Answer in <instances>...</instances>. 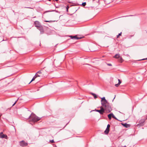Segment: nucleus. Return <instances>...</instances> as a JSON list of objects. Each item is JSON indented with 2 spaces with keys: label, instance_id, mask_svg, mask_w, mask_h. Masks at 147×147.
I'll list each match as a JSON object with an SVG mask.
<instances>
[{
  "label": "nucleus",
  "instance_id": "obj_21",
  "mask_svg": "<svg viewBox=\"0 0 147 147\" xmlns=\"http://www.w3.org/2000/svg\"><path fill=\"white\" fill-rule=\"evenodd\" d=\"M110 127V125L109 124H108L107 125V128H108V129H109V128Z\"/></svg>",
  "mask_w": 147,
  "mask_h": 147
},
{
  "label": "nucleus",
  "instance_id": "obj_28",
  "mask_svg": "<svg viewBox=\"0 0 147 147\" xmlns=\"http://www.w3.org/2000/svg\"><path fill=\"white\" fill-rule=\"evenodd\" d=\"M73 36H70L69 37L71 38V39H73Z\"/></svg>",
  "mask_w": 147,
  "mask_h": 147
},
{
  "label": "nucleus",
  "instance_id": "obj_13",
  "mask_svg": "<svg viewBox=\"0 0 147 147\" xmlns=\"http://www.w3.org/2000/svg\"><path fill=\"white\" fill-rule=\"evenodd\" d=\"M120 57L119 54H116L113 57L116 59H118Z\"/></svg>",
  "mask_w": 147,
  "mask_h": 147
},
{
  "label": "nucleus",
  "instance_id": "obj_19",
  "mask_svg": "<svg viewBox=\"0 0 147 147\" xmlns=\"http://www.w3.org/2000/svg\"><path fill=\"white\" fill-rule=\"evenodd\" d=\"M112 117L115 119H117V118H116V117H115V116H114V115L113 114V115H112Z\"/></svg>",
  "mask_w": 147,
  "mask_h": 147
},
{
  "label": "nucleus",
  "instance_id": "obj_33",
  "mask_svg": "<svg viewBox=\"0 0 147 147\" xmlns=\"http://www.w3.org/2000/svg\"><path fill=\"white\" fill-rule=\"evenodd\" d=\"M37 75H40L39 74H38Z\"/></svg>",
  "mask_w": 147,
  "mask_h": 147
},
{
  "label": "nucleus",
  "instance_id": "obj_36",
  "mask_svg": "<svg viewBox=\"0 0 147 147\" xmlns=\"http://www.w3.org/2000/svg\"><path fill=\"white\" fill-rule=\"evenodd\" d=\"M99 0H98V2H99Z\"/></svg>",
  "mask_w": 147,
  "mask_h": 147
},
{
  "label": "nucleus",
  "instance_id": "obj_14",
  "mask_svg": "<svg viewBox=\"0 0 147 147\" xmlns=\"http://www.w3.org/2000/svg\"><path fill=\"white\" fill-rule=\"evenodd\" d=\"M123 126L125 127H129V125L127 123L123 124Z\"/></svg>",
  "mask_w": 147,
  "mask_h": 147
},
{
  "label": "nucleus",
  "instance_id": "obj_10",
  "mask_svg": "<svg viewBox=\"0 0 147 147\" xmlns=\"http://www.w3.org/2000/svg\"><path fill=\"white\" fill-rule=\"evenodd\" d=\"M109 129L106 128V130L104 131V133L105 134H107L109 133Z\"/></svg>",
  "mask_w": 147,
  "mask_h": 147
},
{
  "label": "nucleus",
  "instance_id": "obj_35",
  "mask_svg": "<svg viewBox=\"0 0 147 147\" xmlns=\"http://www.w3.org/2000/svg\"><path fill=\"white\" fill-rule=\"evenodd\" d=\"M49 0V1H51V0Z\"/></svg>",
  "mask_w": 147,
  "mask_h": 147
},
{
  "label": "nucleus",
  "instance_id": "obj_37",
  "mask_svg": "<svg viewBox=\"0 0 147 147\" xmlns=\"http://www.w3.org/2000/svg\"><path fill=\"white\" fill-rule=\"evenodd\" d=\"M95 0H93V1H95Z\"/></svg>",
  "mask_w": 147,
  "mask_h": 147
},
{
  "label": "nucleus",
  "instance_id": "obj_11",
  "mask_svg": "<svg viewBox=\"0 0 147 147\" xmlns=\"http://www.w3.org/2000/svg\"><path fill=\"white\" fill-rule=\"evenodd\" d=\"M118 61L120 62V63H122L123 62V60L121 57H120L118 59Z\"/></svg>",
  "mask_w": 147,
  "mask_h": 147
},
{
  "label": "nucleus",
  "instance_id": "obj_4",
  "mask_svg": "<svg viewBox=\"0 0 147 147\" xmlns=\"http://www.w3.org/2000/svg\"><path fill=\"white\" fill-rule=\"evenodd\" d=\"M100 110L95 109V111L99 112L100 114L103 115L105 111V108L103 107L102 106L100 107Z\"/></svg>",
  "mask_w": 147,
  "mask_h": 147
},
{
  "label": "nucleus",
  "instance_id": "obj_15",
  "mask_svg": "<svg viewBox=\"0 0 147 147\" xmlns=\"http://www.w3.org/2000/svg\"><path fill=\"white\" fill-rule=\"evenodd\" d=\"M112 115H113V113H111L108 115V117L110 119H111V117H112Z\"/></svg>",
  "mask_w": 147,
  "mask_h": 147
},
{
  "label": "nucleus",
  "instance_id": "obj_30",
  "mask_svg": "<svg viewBox=\"0 0 147 147\" xmlns=\"http://www.w3.org/2000/svg\"><path fill=\"white\" fill-rule=\"evenodd\" d=\"M147 59V58H145V59H143L141 60H146Z\"/></svg>",
  "mask_w": 147,
  "mask_h": 147
},
{
  "label": "nucleus",
  "instance_id": "obj_7",
  "mask_svg": "<svg viewBox=\"0 0 147 147\" xmlns=\"http://www.w3.org/2000/svg\"><path fill=\"white\" fill-rule=\"evenodd\" d=\"M0 138H4L6 139L7 138V137L6 135H5L3 134L2 132L0 133Z\"/></svg>",
  "mask_w": 147,
  "mask_h": 147
},
{
  "label": "nucleus",
  "instance_id": "obj_24",
  "mask_svg": "<svg viewBox=\"0 0 147 147\" xmlns=\"http://www.w3.org/2000/svg\"><path fill=\"white\" fill-rule=\"evenodd\" d=\"M18 100H18H16L15 102H14V103L13 105H12V107H13V106H14L15 105L16 103L17 102V101Z\"/></svg>",
  "mask_w": 147,
  "mask_h": 147
},
{
  "label": "nucleus",
  "instance_id": "obj_20",
  "mask_svg": "<svg viewBox=\"0 0 147 147\" xmlns=\"http://www.w3.org/2000/svg\"><path fill=\"white\" fill-rule=\"evenodd\" d=\"M82 6H84L86 5V2H84L82 3Z\"/></svg>",
  "mask_w": 147,
  "mask_h": 147
},
{
  "label": "nucleus",
  "instance_id": "obj_22",
  "mask_svg": "<svg viewBox=\"0 0 147 147\" xmlns=\"http://www.w3.org/2000/svg\"><path fill=\"white\" fill-rule=\"evenodd\" d=\"M50 142L51 143H54V140H50Z\"/></svg>",
  "mask_w": 147,
  "mask_h": 147
},
{
  "label": "nucleus",
  "instance_id": "obj_26",
  "mask_svg": "<svg viewBox=\"0 0 147 147\" xmlns=\"http://www.w3.org/2000/svg\"><path fill=\"white\" fill-rule=\"evenodd\" d=\"M133 16V15H130L128 16H123L122 17H127V16Z\"/></svg>",
  "mask_w": 147,
  "mask_h": 147
},
{
  "label": "nucleus",
  "instance_id": "obj_12",
  "mask_svg": "<svg viewBox=\"0 0 147 147\" xmlns=\"http://www.w3.org/2000/svg\"><path fill=\"white\" fill-rule=\"evenodd\" d=\"M81 37H78L76 36H74L73 39L78 40V39H81Z\"/></svg>",
  "mask_w": 147,
  "mask_h": 147
},
{
  "label": "nucleus",
  "instance_id": "obj_16",
  "mask_svg": "<svg viewBox=\"0 0 147 147\" xmlns=\"http://www.w3.org/2000/svg\"><path fill=\"white\" fill-rule=\"evenodd\" d=\"M91 94L92 96H94V98L95 99H96V98H97V96L95 94L92 93Z\"/></svg>",
  "mask_w": 147,
  "mask_h": 147
},
{
  "label": "nucleus",
  "instance_id": "obj_5",
  "mask_svg": "<svg viewBox=\"0 0 147 147\" xmlns=\"http://www.w3.org/2000/svg\"><path fill=\"white\" fill-rule=\"evenodd\" d=\"M20 144L21 146L22 147H24L27 146L28 143L25 142L24 140H22L20 142Z\"/></svg>",
  "mask_w": 147,
  "mask_h": 147
},
{
  "label": "nucleus",
  "instance_id": "obj_27",
  "mask_svg": "<svg viewBox=\"0 0 147 147\" xmlns=\"http://www.w3.org/2000/svg\"><path fill=\"white\" fill-rule=\"evenodd\" d=\"M107 64L108 66H112V64H111V63H107Z\"/></svg>",
  "mask_w": 147,
  "mask_h": 147
},
{
  "label": "nucleus",
  "instance_id": "obj_31",
  "mask_svg": "<svg viewBox=\"0 0 147 147\" xmlns=\"http://www.w3.org/2000/svg\"><path fill=\"white\" fill-rule=\"evenodd\" d=\"M121 147H126V146H121Z\"/></svg>",
  "mask_w": 147,
  "mask_h": 147
},
{
  "label": "nucleus",
  "instance_id": "obj_1",
  "mask_svg": "<svg viewBox=\"0 0 147 147\" xmlns=\"http://www.w3.org/2000/svg\"><path fill=\"white\" fill-rule=\"evenodd\" d=\"M101 105L102 106L105 108L107 113H109L112 110V109L110 103L105 99V97L101 98Z\"/></svg>",
  "mask_w": 147,
  "mask_h": 147
},
{
  "label": "nucleus",
  "instance_id": "obj_9",
  "mask_svg": "<svg viewBox=\"0 0 147 147\" xmlns=\"http://www.w3.org/2000/svg\"><path fill=\"white\" fill-rule=\"evenodd\" d=\"M37 74H36L35 75V76L33 78H32V80L29 83V84L31 82H32L35 79H36V78L37 77H40V75H37Z\"/></svg>",
  "mask_w": 147,
  "mask_h": 147
},
{
  "label": "nucleus",
  "instance_id": "obj_2",
  "mask_svg": "<svg viewBox=\"0 0 147 147\" xmlns=\"http://www.w3.org/2000/svg\"><path fill=\"white\" fill-rule=\"evenodd\" d=\"M28 118L30 119L34 122H36L40 119V118L36 116L35 114L33 113H32L29 116Z\"/></svg>",
  "mask_w": 147,
  "mask_h": 147
},
{
  "label": "nucleus",
  "instance_id": "obj_3",
  "mask_svg": "<svg viewBox=\"0 0 147 147\" xmlns=\"http://www.w3.org/2000/svg\"><path fill=\"white\" fill-rule=\"evenodd\" d=\"M46 69L45 70L47 72H49V71H52V70L50 67L47 66L46 67H45L43 68V69H42L41 70L38 71L36 74H41V71H42L43 69Z\"/></svg>",
  "mask_w": 147,
  "mask_h": 147
},
{
  "label": "nucleus",
  "instance_id": "obj_29",
  "mask_svg": "<svg viewBox=\"0 0 147 147\" xmlns=\"http://www.w3.org/2000/svg\"><path fill=\"white\" fill-rule=\"evenodd\" d=\"M69 7L68 6H67V7L66 8L67 10V11H68V8H69Z\"/></svg>",
  "mask_w": 147,
  "mask_h": 147
},
{
  "label": "nucleus",
  "instance_id": "obj_18",
  "mask_svg": "<svg viewBox=\"0 0 147 147\" xmlns=\"http://www.w3.org/2000/svg\"><path fill=\"white\" fill-rule=\"evenodd\" d=\"M122 34V32H121L118 35H117V38H118L119 36H121V35Z\"/></svg>",
  "mask_w": 147,
  "mask_h": 147
},
{
  "label": "nucleus",
  "instance_id": "obj_8",
  "mask_svg": "<svg viewBox=\"0 0 147 147\" xmlns=\"http://www.w3.org/2000/svg\"><path fill=\"white\" fill-rule=\"evenodd\" d=\"M37 29L40 31V34H43L44 33V30L43 27L42 26L40 27H39L37 28Z\"/></svg>",
  "mask_w": 147,
  "mask_h": 147
},
{
  "label": "nucleus",
  "instance_id": "obj_32",
  "mask_svg": "<svg viewBox=\"0 0 147 147\" xmlns=\"http://www.w3.org/2000/svg\"><path fill=\"white\" fill-rule=\"evenodd\" d=\"M139 123H140V124H141V123L140 121V122H139Z\"/></svg>",
  "mask_w": 147,
  "mask_h": 147
},
{
  "label": "nucleus",
  "instance_id": "obj_23",
  "mask_svg": "<svg viewBox=\"0 0 147 147\" xmlns=\"http://www.w3.org/2000/svg\"><path fill=\"white\" fill-rule=\"evenodd\" d=\"M118 84H120L121 83V82L120 81V80H119V79H118Z\"/></svg>",
  "mask_w": 147,
  "mask_h": 147
},
{
  "label": "nucleus",
  "instance_id": "obj_34",
  "mask_svg": "<svg viewBox=\"0 0 147 147\" xmlns=\"http://www.w3.org/2000/svg\"><path fill=\"white\" fill-rule=\"evenodd\" d=\"M115 98V97L114 98L113 100Z\"/></svg>",
  "mask_w": 147,
  "mask_h": 147
},
{
  "label": "nucleus",
  "instance_id": "obj_25",
  "mask_svg": "<svg viewBox=\"0 0 147 147\" xmlns=\"http://www.w3.org/2000/svg\"><path fill=\"white\" fill-rule=\"evenodd\" d=\"M119 85V84L118 83L117 84H115V86H116V87H118Z\"/></svg>",
  "mask_w": 147,
  "mask_h": 147
},
{
  "label": "nucleus",
  "instance_id": "obj_17",
  "mask_svg": "<svg viewBox=\"0 0 147 147\" xmlns=\"http://www.w3.org/2000/svg\"><path fill=\"white\" fill-rule=\"evenodd\" d=\"M55 21H51V20H50V21L45 20V22H49V23H51L52 22H55Z\"/></svg>",
  "mask_w": 147,
  "mask_h": 147
},
{
  "label": "nucleus",
  "instance_id": "obj_6",
  "mask_svg": "<svg viewBox=\"0 0 147 147\" xmlns=\"http://www.w3.org/2000/svg\"><path fill=\"white\" fill-rule=\"evenodd\" d=\"M34 24L35 26L37 28L41 26L40 23L38 21H35L34 22Z\"/></svg>",
  "mask_w": 147,
  "mask_h": 147
}]
</instances>
